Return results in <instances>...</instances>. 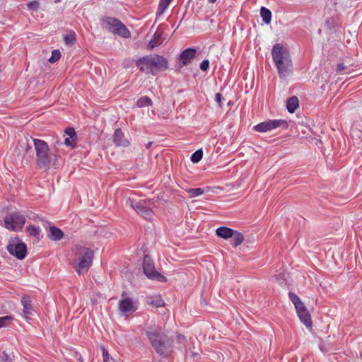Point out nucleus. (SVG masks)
Returning a JSON list of instances; mask_svg holds the SVG:
<instances>
[{"instance_id":"obj_20","label":"nucleus","mask_w":362,"mask_h":362,"mask_svg":"<svg viewBox=\"0 0 362 362\" xmlns=\"http://www.w3.org/2000/svg\"><path fill=\"white\" fill-rule=\"evenodd\" d=\"M299 106V101L296 96H293L287 100L286 108L288 112L293 113Z\"/></svg>"},{"instance_id":"obj_21","label":"nucleus","mask_w":362,"mask_h":362,"mask_svg":"<svg viewBox=\"0 0 362 362\" xmlns=\"http://www.w3.org/2000/svg\"><path fill=\"white\" fill-rule=\"evenodd\" d=\"M354 70V65L345 62L339 63L337 67V71L341 74H350Z\"/></svg>"},{"instance_id":"obj_34","label":"nucleus","mask_w":362,"mask_h":362,"mask_svg":"<svg viewBox=\"0 0 362 362\" xmlns=\"http://www.w3.org/2000/svg\"><path fill=\"white\" fill-rule=\"evenodd\" d=\"M101 351L103 362H110L112 360V358L110 356L107 350L103 346H101Z\"/></svg>"},{"instance_id":"obj_13","label":"nucleus","mask_w":362,"mask_h":362,"mask_svg":"<svg viewBox=\"0 0 362 362\" xmlns=\"http://www.w3.org/2000/svg\"><path fill=\"white\" fill-rule=\"evenodd\" d=\"M112 141L117 146L127 147L130 144L129 141L120 128H117L115 130L112 136Z\"/></svg>"},{"instance_id":"obj_15","label":"nucleus","mask_w":362,"mask_h":362,"mask_svg":"<svg viewBox=\"0 0 362 362\" xmlns=\"http://www.w3.org/2000/svg\"><path fill=\"white\" fill-rule=\"evenodd\" d=\"M298 316L299 317L300 321L307 327L312 326V320L310 313L306 309L304 304L301 305L299 309L298 308H296Z\"/></svg>"},{"instance_id":"obj_6","label":"nucleus","mask_w":362,"mask_h":362,"mask_svg":"<svg viewBox=\"0 0 362 362\" xmlns=\"http://www.w3.org/2000/svg\"><path fill=\"white\" fill-rule=\"evenodd\" d=\"M102 27L109 32L117 34L124 38L131 37L128 28L118 19L112 17H105L102 19Z\"/></svg>"},{"instance_id":"obj_32","label":"nucleus","mask_w":362,"mask_h":362,"mask_svg":"<svg viewBox=\"0 0 362 362\" xmlns=\"http://www.w3.org/2000/svg\"><path fill=\"white\" fill-rule=\"evenodd\" d=\"M160 36H161V33L156 31L153 35V38L150 41L149 45L151 47H156L158 43V40L160 38Z\"/></svg>"},{"instance_id":"obj_17","label":"nucleus","mask_w":362,"mask_h":362,"mask_svg":"<svg viewBox=\"0 0 362 362\" xmlns=\"http://www.w3.org/2000/svg\"><path fill=\"white\" fill-rule=\"evenodd\" d=\"M47 237L53 241H59L64 237L63 231L56 226H50Z\"/></svg>"},{"instance_id":"obj_39","label":"nucleus","mask_w":362,"mask_h":362,"mask_svg":"<svg viewBox=\"0 0 362 362\" xmlns=\"http://www.w3.org/2000/svg\"><path fill=\"white\" fill-rule=\"evenodd\" d=\"M223 99V96L221 95V93H216V102L220 105H221V100Z\"/></svg>"},{"instance_id":"obj_35","label":"nucleus","mask_w":362,"mask_h":362,"mask_svg":"<svg viewBox=\"0 0 362 362\" xmlns=\"http://www.w3.org/2000/svg\"><path fill=\"white\" fill-rule=\"evenodd\" d=\"M149 303L156 308L162 307L165 305L164 300L160 298L151 300Z\"/></svg>"},{"instance_id":"obj_1","label":"nucleus","mask_w":362,"mask_h":362,"mask_svg":"<svg viewBox=\"0 0 362 362\" xmlns=\"http://www.w3.org/2000/svg\"><path fill=\"white\" fill-rule=\"evenodd\" d=\"M152 347L157 354L167 356L172 351L173 341L158 327H148L145 330Z\"/></svg>"},{"instance_id":"obj_8","label":"nucleus","mask_w":362,"mask_h":362,"mask_svg":"<svg viewBox=\"0 0 362 362\" xmlns=\"http://www.w3.org/2000/svg\"><path fill=\"white\" fill-rule=\"evenodd\" d=\"M5 227L11 231H18L23 228V216L18 212L8 214L4 218Z\"/></svg>"},{"instance_id":"obj_36","label":"nucleus","mask_w":362,"mask_h":362,"mask_svg":"<svg viewBox=\"0 0 362 362\" xmlns=\"http://www.w3.org/2000/svg\"><path fill=\"white\" fill-rule=\"evenodd\" d=\"M65 134L71 138H75L76 134L75 129L73 127H68L64 131Z\"/></svg>"},{"instance_id":"obj_28","label":"nucleus","mask_w":362,"mask_h":362,"mask_svg":"<svg viewBox=\"0 0 362 362\" xmlns=\"http://www.w3.org/2000/svg\"><path fill=\"white\" fill-rule=\"evenodd\" d=\"M190 198L197 197L204 194V190L202 188H189L187 189Z\"/></svg>"},{"instance_id":"obj_38","label":"nucleus","mask_w":362,"mask_h":362,"mask_svg":"<svg viewBox=\"0 0 362 362\" xmlns=\"http://www.w3.org/2000/svg\"><path fill=\"white\" fill-rule=\"evenodd\" d=\"M74 138H71V137H69V138H66L64 139V144L67 146H71V147H74L75 146V144L76 142L74 141Z\"/></svg>"},{"instance_id":"obj_42","label":"nucleus","mask_w":362,"mask_h":362,"mask_svg":"<svg viewBox=\"0 0 362 362\" xmlns=\"http://www.w3.org/2000/svg\"><path fill=\"white\" fill-rule=\"evenodd\" d=\"M178 339L181 341L182 340H185V337L181 334L178 335Z\"/></svg>"},{"instance_id":"obj_31","label":"nucleus","mask_w":362,"mask_h":362,"mask_svg":"<svg viewBox=\"0 0 362 362\" xmlns=\"http://www.w3.org/2000/svg\"><path fill=\"white\" fill-rule=\"evenodd\" d=\"M13 320V317L11 316H4L0 317V328L4 327L10 325L11 322Z\"/></svg>"},{"instance_id":"obj_2","label":"nucleus","mask_w":362,"mask_h":362,"mask_svg":"<svg viewBox=\"0 0 362 362\" xmlns=\"http://www.w3.org/2000/svg\"><path fill=\"white\" fill-rule=\"evenodd\" d=\"M272 55L280 78H286L293 68L288 49L280 44H276L272 47Z\"/></svg>"},{"instance_id":"obj_18","label":"nucleus","mask_w":362,"mask_h":362,"mask_svg":"<svg viewBox=\"0 0 362 362\" xmlns=\"http://www.w3.org/2000/svg\"><path fill=\"white\" fill-rule=\"evenodd\" d=\"M234 230L228 227L221 226L216 229V233L217 236L227 240L233 236Z\"/></svg>"},{"instance_id":"obj_29","label":"nucleus","mask_w":362,"mask_h":362,"mask_svg":"<svg viewBox=\"0 0 362 362\" xmlns=\"http://www.w3.org/2000/svg\"><path fill=\"white\" fill-rule=\"evenodd\" d=\"M202 157H203V151L202 149H199L192 154L191 161L194 163H197L201 160Z\"/></svg>"},{"instance_id":"obj_7","label":"nucleus","mask_w":362,"mask_h":362,"mask_svg":"<svg viewBox=\"0 0 362 362\" xmlns=\"http://www.w3.org/2000/svg\"><path fill=\"white\" fill-rule=\"evenodd\" d=\"M143 270L148 279H156L159 281H165L166 280L163 275L155 269L154 263L148 255H145L144 257Z\"/></svg>"},{"instance_id":"obj_11","label":"nucleus","mask_w":362,"mask_h":362,"mask_svg":"<svg viewBox=\"0 0 362 362\" xmlns=\"http://www.w3.org/2000/svg\"><path fill=\"white\" fill-rule=\"evenodd\" d=\"M6 249L11 255L23 259V243L18 238L11 239Z\"/></svg>"},{"instance_id":"obj_45","label":"nucleus","mask_w":362,"mask_h":362,"mask_svg":"<svg viewBox=\"0 0 362 362\" xmlns=\"http://www.w3.org/2000/svg\"><path fill=\"white\" fill-rule=\"evenodd\" d=\"M125 296V292H123L122 296L124 297Z\"/></svg>"},{"instance_id":"obj_16","label":"nucleus","mask_w":362,"mask_h":362,"mask_svg":"<svg viewBox=\"0 0 362 362\" xmlns=\"http://www.w3.org/2000/svg\"><path fill=\"white\" fill-rule=\"evenodd\" d=\"M197 50L194 48H187L180 54V59L184 66L188 65L195 57Z\"/></svg>"},{"instance_id":"obj_44","label":"nucleus","mask_w":362,"mask_h":362,"mask_svg":"<svg viewBox=\"0 0 362 362\" xmlns=\"http://www.w3.org/2000/svg\"><path fill=\"white\" fill-rule=\"evenodd\" d=\"M216 0H208V1L211 4H214L216 2Z\"/></svg>"},{"instance_id":"obj_12","label":"nucleus","mask_w":362,"mask_h":362,"mask_svg":"<svg viewBox=\"0 0 362 362\" xmlns=\"http://www.w3.org/2000/svg\"><path fill=\"white\" fill-rule=\"evenodd\" d=\"M131 206L146 219H151L153 216V211L141 202H132Z\"/></svg>"},{"instance_id":"obj_3","label":"nucleus","mask_w":362,"mask_h":362,"mask_svg":"<svg viewBox=\"0 0 362 362\" xmlns=\"http://www.w3.org/2000/svg\"><path fill=\"white\" fill-rule=\"evenodd\" d=\"M136 66L145 74H155L159 71H165L168 67L166 58L158 54L142 57L136 61Z\"/></svg>"},{"instance_id":"obj_4","label":"nucleus","mask_w":362,"mask_h":362,"mask_svg":"<svg viewBox=\"0 0 362 362\" xmlns=\"http://www.w3.org/2000/svg\"><path fill=\"white\" fill-rule=\"evenodd\" d=\"M76 259L78 262L75 266L76 272L78 274H81L88 271L91 266L93 259V251L80 245H76L72 249Z\"/></svg>"},{"instance_id":"obj_23","label":"nucleus","mask_w":362,"mask_h":362,"mask_svg":"<svg viewBox=\"0 0 362 362\" xmlns=\"http://www.w3.org/2000/svg\"><path fill=\"white\" fill-rule=\"evenodd\" d=\"M260 15L262 18V21L265 24L271 23L272 20V12L268 8L262 6L260 9Z\"/></svg>"},{"instance_id":"obj_19","label":"nucleus","mask_w":362,"mask_h":362,"mask_svg":"<svg viewBox=\"0 0 362 362\" xmlns=\"http://www.w3.org/2000/svg\"><path fill=\"white\" fill-rule=\"evenodd\" d=\"M230 238V244L234 247H237L241 245L244 240L243 235L238 230H234L233 235Z\"/></svg>"},{"instance_id":"obj_10","label":"nucleus","mask_w":362,"mask_h":362,"mask_svg":"<svg viewBox=\"0 0 362 362\" xmlns=\"http://www.w3.org/2000/svg\"><path fill=\"white\" fill-rule=\"evenodd\" d=\"M38 315L35 307L31 303L30 296L24 295V319L29 323L35 322Z\"/></svg>"},{"instance_id":"obj_5","label":"nucleus","mask_w":362,"mask_h":362,"mask_svg":"<svg viewBox=\"0 0 362 362\" xmlns=\"http://www.w3.org/2000/svg\"><path fill=\"white\" fill-rule=\"evenodd\" d=\"M27 137H30V139H27L28 146L31 148L32 144H33L35 146L37 165L41 168H47L51 161L49 155V148L47 144L42 140L33 139L30 136H28Z\"/></svg>"},{"instance_id":"obj_22","label":"nucleus","mask_w":362,"mask_h":362,"mask_svg":"<svg viewBox=\"0 0 362 362\" xmlns=\"http://www.w3.org/2000/svg\"><path fill=\"white\" fill-rule=\"evenodd\" d=\"M27 232L30 236L35 237L37 240L42 237L41 235V230L39 226H29L27 228Z\"/></svg>"},{"instance_id":"obj_46","label":"nucleus","mask_w":362,"mask_h":362,"mask_svg":"<svg viewBox=\"0 0 362 362\" xmlns=\"http://www.w3.org/2000/svg\"><path fill=\"white\" fill-rule=\"evenodd\" d=\"M81 362H82V361H81Z\"/></svg>"},{"instance_id":"obj_40","label":"nucleus","mask_w":362,"mask_h":362,"mask_svg":"<svg viewBox=\"0 0 362 362\" xmlns=\"http://www.w3.org/2000/svg\"><path fill=\"white\" fill-rule=\"evenodd\" d=\"M199 354L195 352H192L190 357L192 358L194 360H197L199 358Z\"/></svg>"},{"instance_id":"obj_41","label":"nucleus","mask_w":362,"mask_h":362,"mask_svg":"<svg viewBox=\"0 0 362 362\" xmlns=\"http://www.w3.org/2000/svg\"><path fill=\"white\" fill-rule=\"evenodd\" d=\"M23 249H24V258L25 257L26 255H27V245L24 243V246H23Z\"/></svg>"},{"instance_id":"obj_9","label":"nucleus","mask_w":362,"mask_h":362,"mask_svg":"<svg viewBox=\"0 0 362 362\" xmlns=\"http://www.w3.org/2000/svg\"><path fill=\"white\" fill-rule=\"evenodd\" d=\"M279 127L286 129L288 124L284 119H268L255 125L253 129L258 132H267Z\"/></svg>"},{"instance_id":"obj_14","label":"nucleus","mask_w":362,"mask_h":362,"mask_svg":"<svg viewBox=\"0 0 362 362\" xmlns=\"http://www.w3.org/2000/svg\"><path fill=\"white\" fill-rule=\"evenodd\" d=\"M119 310L123 314H128L136 311V306L134 305L131 298H125L119 303Z\"/></svg>"},{"instance_id":"obj_24","label":"nucleus","mask_w":362,"mask_h":362,"mask_svg":"<svg viewBox=\"0 0 362 362\" xmlns=\"http://www.w3.org/2000/svg\"><path fill=\"white\" fill-rule=\"evenodd\" d=\"M173 0H160L156 11L157 16L162 15L168 8L169 4Z\"/></svg>"},{"instance_id":"obj_26","label":"nucleus","mask_w":362,"mask_h":362,"mask_svg":"<svg viewBox=\"0 0 362 362\" xmlns=\"http://www.w3.org/2000/svg\"><path fill=\"white\" fill-rule=\"evenodd\" d=\"M64 41L66 45L71 46L76 41V33L74 31H70L64 35Z\"/></svg>"},{"instance_id":"obj_30","label":"nucleus","mask_w":362,"mask_h":362,"mask_svg":"<svg viewBox=\"0 0 362 362\" xmlns=\"http://www.w3.org/2000/svg\"><path fill=\"white\" fill-rule=\"evenodd\" d=\"M61 57V52L59 49H54L52 52V55L49 58L48 61L50 63H54L57 62Z\"/></svg>"},{"instance_id":"obj_37","label":"nucleus","mask_w":362,"mask_h":362,"mask_svg":"<svg viewBox=\"0 0 362 362\" xmlns=\"http://www.w3.org/2000/svg\"><path fill=\"white\" fill-rule=\"evenodd\" d=\"M209 61L208 59L203 60L200 64V69L203 71H206L209 69Z\"/></svg>"},{"instance_id":"obj_43","label":"nucleus","mask_w":362,"mask_h":362,"mask_svg":"<svg viewBox=\"0 0 362 362\" xmlns=\"http://www.w3.org/2000/svg\"><path fill=\"white\" fill-rule=\"evenodd\" d=\"M151 144H152V142L149 141V142L146 144V148H150V146H151Z\"/></svg>"},{"instance_id":"obj_27","label":"nucleus","mask_w":362,"mask_h":362,"mask_svg":"<svg viewBox=\"0 0 362 362\" xmlns=\"http://www.w3.org/2000/svg\"><path fill=\"white\" fill-rule=\"evenodd\" d=\"M289 299L292 301L293 305H295V308H300L303 305L300 298L294 293L289 292L288 293Z\"/></svg>"},{"instance_id":"obj_33","label":"nucleus","mask_w":362,"mask_h":362,"mask_svg":"<svg viewBox=\"0 0 362 362\" xmlns=\"http://www.w3.org/2000/svg\"><path fill=\"white\" fill-rule=\"evenodd\" d=\"M27 7L30 11H36L40 8V3L37 1H33L27 4Z\"/></svg>"},{"instance_id":"obj_25","label":"nucleus","mask_w":362,"mask_h":362,"mask_svg":"<svg viewBox=\"0 0 362 362\" xmlns=\"http://www.w3.org/2000/svg\"><path fill=\"white\" fill-rule=\"evenodd\" d=\"M153 102L151 99L148 96H143L138 99L136 102V107L141 108L144 107L151 106Z\"/></svg>"}]
</instances>
